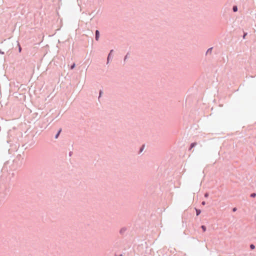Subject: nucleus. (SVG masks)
<instances>
[{"mask_svg": "<svg viewBox=\"0 0 256 256\" xmlns=\"http://www.w3.org/2000/svg\"><path fill=\"white\" fill-rule=\"evenodd\" d=\"M18 52H22V48H21L19 42H18Z\"/></svg>", "mask_w": 256, "mask_h": 256, "instance_id": "obj_16", "label": "nucleus"}, {"mask_svg": "<svg viewBox=\"0 0 256 256\" xmlns=\"http://www.w3.org/2000/svg\"><path fill=\"white\" fill-rule=\"evenodd\" d=\"M250 196L251 198H255L256 196V194L254 193V192H253V193H252L250 194Z\"/></svg>", "mask_w": 256, "mask_h": 256, "instance_id": "obj_14", "label": "nucleus"}, {"mask_svg": "<svg viewBox=\"0 0 256 256\" xmlns=\"http://www.w3.org/2000/svg\"><path fill=\"white\" fill-rule=\"evenodd\" d=\"M196 212V216H199L201 213V210L200 209H198L196 208H194Z\"/></svg>", "mask_w": 256, "mask_h": 256, "instance_id": "obj_7", "label": "nucleus"}, {"mask_svg": "<svg viewBox=\"0 0 256 256\" xmlns=\"http://www.w3.org/2000/svg\"><path fill=\"white\" fill-rule=\"evenodd\" d=\"M72 154V152H69V156H71Z\"/></svg>", "mask_w": 256, "mask_h": 256, "instance_id": "obj_23", "label": "nucleus"}, {"mask_svg": "<svg viewBox=\"0 0 256 256\" xmlns=\"http://www.w3.org/2000/svg\"><path fill=\"white\" fill-rule=\"evenodd\" d=\"M232 210L233 212H235L237 210V208L236 207L233 208Z\"/></svg>", "mask_w": 256, "mask_h": 256, "instance_id": "obj_19", "label": "nucleus"}, {"mask_svg": "<svg viewBox=\"0 0 256 256\" xmlns=\"http://www.w3.org/2000/svg\"><path fill=\"white\" fill-rule=\"evenodd\" d=\"M197 144V143L196 142H192L190 144V148H188V150H191L193 148H194L196 145Z\"/></svg>", "mask_w": 256, "mask_h": 256, "instance_id": "obj_6", "label": "nucleus"}, {"mask_svg": "<svg viewBox=\"0 0 256 256\" xmlns=\"http://www.w3.org/2000/svg\"><path fill=\"white\" fill-rule=\"evenodd\" d=\"M206 202L205 201H202V204L203 205V206H204L206 204Z\"/></svg>", "mask_w": 256, "mask_h": 256, "instance_id": "obj_22", "label": "nucleus"}, {"mask_svg": "<svg viewBox=\"0 0 256 256\" xmlns=\"http://www.w3.org/2000/svg\"><path fill=\"white\" fill-rule=\"evenodd\" d=\"M144 145H142V147L140 148V152H142V150H144Z\"/></svg>", "mask_w": 256, "mask_h": 256, "instance_id": "obj_17", "label": "nucleus"}, {"mask_svg": "<svg viewBox=\"0 0 256 256\" xmlns=\"http://www.w3.org/2000/svg\"><path fill=\"white\" fill-rule=\"evenodd\" d=\"M100 36V32L98 30H96L95 32V39L96 40H98Z\"/></svg>", "mask_w": 256, "mask_h": 256, "instance_id": "obj_3", "label": "nucleus"}, {"mask_svg": "<svg viewBox=\"0 0 256 256\" xmlns=\"http://www.w3.org/2000/svg\"><path fill=\"white\" fill-rule=\"evenodd\" d=\"M209 196V194L208 192H206L204 194V196L206 198H208Z\"/></svg>", "mask_w": 256, "mask_h": 256, "instance_id": "obj_18", "label": "nucleus"}, {"mask_svg": "<svg viewBox=\"0 0 256 256\" xmlns=\"http://www.w3.org/2000/svg\"><path fill=\"white\" fill-rule=\"evenodd\" d=\"M62 131V129L61 128H60L58 130V132H56V135L54 136V138L56 139H57L58 138V136H59L60 134L61 133Z\"/></svg>", "mask_w": 256, "mask_h": 256, "instance_id": "obj_5", "label": "nucleus"}, {"mask_svg": "<svg viewBox=\"0 0 256 256\" xmlns=\"http://www.w3.org/2000/svg\"><path fill=\"white\" fill-rule=\"evenodd\" d=\"M103 94V92L102 90H100L99 92V96L98 98V100H100V98L102 96V94Z\"/></svg>", "mask_w": 256, "mask_h": 256, "instance_id": "obj_12", "label": "nucleus"}, {"mask_svg": "<svg viewBox=\"0 0 256 256\" xmlns=\"http://www.w3.org/2000/svg\"><path fill=\"white\" fill-rule=\"evenodd\" d=\"M6 198V194H0V203L2 204L3 202Z\"/></svg>", "mask_w": 256, "mask_h": 256, "instance_id": "obj_4", "label": "nucleus"}, {"mask_svg": "<svg viewBox=\"0 0 256 256\" xmlns=\"http://www.w3.org/2000/svg\"><path fill=\"white\" fill-rule=\"evenodd\" d=\"M76 67L75 63H73L70 67V70H73Z\"/></svg>", "mask_w": 256, "mask_h": 256, "instance_id": "obj_13", "label": "nucleus"}, {"mask_svg": "<svg viewBox=\"0 0 256 256\" xmlns=\"http://www.w3.org/2000/svg\"><path fill=\"white\" fill-rule=\"evenodd\" d=\"M113 52H114V50H111L110 51L109 54H108V58H107V61H106V64H108L109 62H110V60L112 58V54Z\"/></svg>", "mask_w": 256, "mask_h": 256, "instance_id": "obj_1", "label": "nucleus"}, {"mask_svg": "<svg viewBox=\"0 0 256 256\" xmlns=\"http://www.w3.org/2000/svg\"><path fill=\"white\" fill-rule=\"evenodd\" d=\"M238 10V6L236 5L232 7V10L234 12H236Z\"/></svg>", "mask_w": 256, "mask_h": 256, "instance_id": "obj_9", "label": "nucleus"}, {"mask_svg": "<svg viewBox=\"0 0 256 256\" xmlns=\"http://www.w3.org/2000/svg\"><path fill=\"white\" fill-rule=\"evenodd\" d=\"M126 230H127V228H126V227H125V226L122 227V228H120V232H119L120 234V235H122V236H124V235L125 234V233H126Z\"/></svg>", "mask_w": 256, "mask_h": 256, "instance_id": "obj_2", "label": "nucleus"}, {"mask_svg": "<svg viewBox=\"0 0 256 256\" xmlns=\"http://www.w3.org/2000/svg\"><path fill=\"white\" fill-rule=\"evenodd\" d=\"M200 227L204 232H205L206 231V226H205L204 225H202Z\"/></svg>", "mask_w": 256, "mask_h": 256, "instance_id": "obj_10", "label": "nucleus"}, {"mask_svg": "<svg viewBox=\"0 0 256 256\" xmlns=\"http://www.w3.org/2000/svg\"><path fill=\"white\" fill-rule=\"evenodd\" d=\"M250 247L252 250L255 248V246L254 244H250Z\"/></svg>", "mask_w": 256, "mask_h": 256, "instance_id": "obj_15", "label": "nucleus"}, {"mask_svg": "<svg viewBox=\"0 0 256 256\" xmlns=\"http://www.w3.org/2000/svg\"><path fill=\"white\" fill-rule=\"evenodd\" d=\"M0 54H4V52H2L0 49Z\"/></svg>", "mask_w": 256, "mask_h": 256, "instance_id": "obj_21", "label": "nucleus"}, {"mask_svg": "<svg viewBox=\"0 0 256 256\" xmlns=\"http://www.w3.org/2000/svg\"><path fill=\"white\" fill-rule=\"evenodd\" d=\"M247 35V32H244V35H243V38H245L246 36Z\"/></svg>", "mask_w": 256, "mask_h": 256, "instance_id": "obj_20", "label": "nucleus"}, {"mask_svg": "<svg viewBox=\"0 0 256 256\" xmlns=\"http://www.w3.org/2000/svg\"><path fill=\"white\" fill-rule=\"evenodd\" d=\"M212 48H213L212 47L208 48V50L206 52V55L208 54H211V52H212Z\"/></svg>", "mask_w": 256, "mask_h": 256, "instance_id": "obj_8", "label": "nucleus"}, {"mask_svg": "<svg viewBox=\"0 0 256 256\" xmlns=\"http://www.w3.org/2000/svg\"><path fill=\"white\" fill-rule=\"evenodd\" d=\"M128 56H129V52H128L124 57V62H125L126 61V60H127V58H128Z\"/></svg>", "mask_w": 256, "mask_h": 256, "instance_id": "obj_11", "label": "nucleus"}]
</instances>
